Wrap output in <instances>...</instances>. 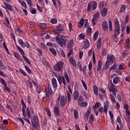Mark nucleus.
Here are the masks:
<instances>
[{
	"label": "nucleus",
	"instance_id": "nucleus-1",
	"mask_svg": "<svg viewBox=\"0 0 130 130\" xmlns=\"http://www.w3.org/2000/svg\"><path fill=\"white\" fill-rule=\"evenodd\" d=\"M21 104L22 105V114L23 116L24 117H27L28 118H31V114H34V109L33 108L30 107L29 108V107H26V105L25 104V102H24V100L22 99L21 100Z\"/></svg>",
	"mask_w": 130,
	"mask_h": 130
},
{
	"label": "nucleus",
	"instance_id": "nucleus-2",
	"mask_svg": "<svg viewBox=\"0 0 130 130\" xmlns=\"http://www.w3.org/2000/svg\"><path fill=\"white\" fill-rule=\"evenodd\" d=\"M114 23L115 27L114 30V34L119 35V34H120V25H119V21H118V19H116Z\"/></svg>",
	"mask_w": 130,
	"mask_h": 130
},
{
	"label": "nucleus",
	"instance_id": "nucleus-3",
	"mask_svg": "<svg viewBox=\"0 0 130 130\" xmlns=\"http://www.w3.org/2000/svg\"><path fill=\"white\" fill-rule=\"evenodd\" d=\"M34 121L31 120V124L36 129H38V127L40 126V124H39V119H38V116H34ZM35 122V123H34Z\"/></svg>",
	"mask_w": 130,
	"mask_h": 130
},
{
	"label": "nucleus",
	"instance_id": "nucleus-4",
	"mask_svg": "<svg viewBox=\"0 0 130 130\" xmlns=\"http://www.w3.org/2000/svg\"><path fill=\"white\" fill-rule=\"evenodd\" d=\"M56 41L61 47H63V45L67 44V42L62 36L60 37V38L58 36L56 37Z\"/></svg>",
	"mask_w": 130,
	"mask_h": 130
},
{
	"label": "nucleus",
	"instance_id": "nucleus-5",
	"mask_svg": "<svg viewBox=\"0 0 130 130\" xmlns=\"http://www.w3.org/2000/svg\"><path fill=\"white\" fill-rule=\"evenodd\" d=\"M63 66V63L60 61L56 63L55 65L53 66V69L56 72H61L62 73V67Z\"/></svg>",
	"mask_w": 130,
	"mask_h": 130
},
{
	"label": "nucleus",
	"instance_id": "nucleus-6",
	"mask_svg": "<svg viewBox=\"0 0 130 130\" xmlns=\"http://www.w3.org/2000/svg\"><path fill=\"white\" fill-rule=\"evenodd\" d=\"M45 95L47 99H49L50 96L52 95V89L50 86L48 85L47 87L45 88Z\"/></svg>",
	"mask_w": 130,
	"mask_h": 130
},
{
	"label": "nucleus",
	"instance_id": "nucleus-7",
	"mask_svg": "<svg viewBox=\"0 0 130 130\" xmlns=\"http://www.w3.org/2000/svg\"><path fill=\"white\" fill-rule=\"evenodd\" d=\"M63 28H64V25L62 24H59L57 26V30H54L53 32L55 34H58V33H60V32L63 31Z\"/></svg>",
	"mask_w": 130,
	"mask_h": 130
},
{
	"label": "nucleus",
	"instance_id": "nucleus-8",
	"mask_svg": "<svg viewBox=\"0 0 130 130\" xmlns=\"http://www.w3.org/2000/svg\"><path fill=\"white\" fill-rule=\"evenodd\" d=\"M110 84L111 86L109 87V91H110V92H112L114 96H116V92H117V90L115 89V87H114V84L111 82Z\"/></svg>",
	"mask_w": 130,
	"mask_h": 130
},
{
	"label": "nucleus",
	"instance_id": "nucleus-9",
	"mask_svg": "<svg viewBox=\"0 0 130 130\" xmlns=\"http://www.w3.org/2000/svg\"><path fill=\"white\" fill-rule=\"evenodd\" d=\"M107 61L109 62L110 63H113L114 61H115V58H114V55H108L107 57Z\"/></svg>",
	"mask_w": 130,
	"mask_h": 130
},
{
	"label": "nucleus",
	"instance_id": "nucleus-10",
	"mask_svg": "<svg viewBox=\"0 0 130 130\" xmlns=\"http://www.w3.org/2000/svg\"><path fill=\"white\" fill-rule=\"evenodd\" d=\"M51 83L54 89V91H56L57 89V81H56V79L53 78L51 80Z\"/></svg>",
	"mask_w": 130,
	"mask_h": 130
},
{
	"label": "nucleus",
	"instance_id": "nucleus-11",
	"mask_svg": "<svg viewBox=\"0 0 130 130\" xmlns=\"http://www.w3.org/2000/svg\"><path fill=\"white\" fill-rule=\"evenodd\" d=\"M53 113L55 117H57V116H59V109H58V107L54 106L53 109Z\"/></svg>",
	"mask_w": 130,
	"mask_h": 130
},
{
	"label": "nucleus",
	"instance_id": "nucleus-12",
	"mask_svg": "<svg viewBox=\"0 0 130 130\" xmlns=\"http://www.w3.org/2000/svg\"><path fill=\"white\" fill-rule=\"evenodd\" d=\"M102 27L104 31H107L108 30V23L106 20L102 22Z\"/></svg>",
	"mask_w": 130,
	"mask_h": 130
},
{
	"label": "nucleus",
	"instance_id": "nucleus-13",
	"mask_svg": "<svg viewBox=\"0 0 130 130\" xmlns=\"http://www.w3.org/2000/svg\"><path fill=\"white\" fill-rule=\"evenodd\" d=\"M60 104L61 106H64L66 104H67V102H68V100L67 98H64V96H62L61 97V99L60 100Z\"/></svg>",
	"mask_w": 130,
	"mask_h": 130
},
{
	"label": "nucleus",
	"instance_id": "nucleus-14",
	"mask_svg": "<svg viewBox=\"0 0 130 130\" xmlns=\"http://www.w3.org/2000/svg\"><path fill=\"white\" fill-rule=\"evenodd\" d=\"M101 46H102V38L100 37L96 42L97 49H100V48H101Z\"/></svg>",
	"mask_w": 130,
	"mask_h": 130
},
{
	"label": "nucleus",
	"instance_id": "nucleus-15",
	"mask_svg": "<svg viewBox=\"0 0 130 130\" xmlns=\"http://www.w3.org/2000/svg\"><path fill=\"white\" fill-rule=\"evenodd\" d=\"M100 11L102 17H106V16H107V11H108L107 8H105Z\"/></svg>",
	"mask_w": 130,
	"mask_h": 130
},
{
	"label": "nucleus",
	"instance_id": "nucleus-16",
	"mask_svg": "<svg viewBox=\"0 0 130 130\" xmlns=\"http://www.w3.org/2000/svg\"><path fill=\"white\" fill-rule=\"evenodd\" d=\"M53 73L55 75V77L57 78V81L59 85H61V84H62V77L60 76V74H59L57 76V74L56 73H54V72Z\"/></svg>",
	"mask_w": 130,
	"mask_h": 130
},
{
	"label": "nucleus",
	"instance_id": "nucleus-17",
	"mask_svg": "<svg viewBox=\"0 0 130 130\" xmlns=\"http://www.w3.org/2000/svg\"><path fill=\"white\" fill-rule=\"evenodd\" d=\"M80 96V93L79 92V90H75L73 92V97L74 100L76 101V100H78V98Z\"/></svg>",
	"mask_w": 130,
	"mask_h": 130
},
{
	"label": "nucleus",
	"instance_id": "nucleus-18",
	"mask_svg": "<svg viewBox=\"0 0 130 130\" xmlns=\"http://www.w3.org/2000/svg\"><path fill=\"white\" fill-rule=\"evenodd\" d=\"M83 48L84 49H87V48H88V47L90 46V43L89 42V40H85L84 41H83Z\"/></svg>",
	"mask_w": 130,
	"mask_h": 130
},
{
	"label": "nucleus",
	"instance_id": "nucleus-19",
	"mask_svg": "<svg viewBox=\"0 0 130 130\" xmlns=\"http://www.w3.org/2000/svg\"><path fill=\"white\" fill-rule=\"evenodd\" d=\"M109 107V105H108V102H106L104 104V112L107 114V110H108V108Z\"/></svg>",
	"mask_w": 130,
	"mask_h": 130
},
{
	"label": "nucleus",
	"instance_id": "nucleus-20",
	"mask_svg": "<svg viewBox=\"0 0 130 130\" xmlns=\"http://www.w3.org/2000/svg\"><path fill=\"white\" fill-rule=\"evenodd\" d=\"M98 72L99 71H101V69H102V61L101 60H98V66L96 67Z\"/></svg>",
	"mask_w": 130,
	"mask_h": 130
},
{
	"label": "nucleus",
	"instance_id": "nucleus-21",
	"mask_svg": "<svg viewBox=\"0 0 130 130\" xmlns=\"http://www.w3.org/2000/svg\"><path fill=\"white\" fill-rule=\"evenodd\" d=\"M69 61L72 63V65L74 66L75 68H77V63H76V61L74 59V58L72 57H70L69 59Z\"/></svg>",
	"mask_w": 130,
	"mask_h": 130
},
{
	"label": "nucleus",
	"instance_id": "nucleus-22",
	"mask_svg": "<svg viewBox=\"0 0 130 130\" xmlns=\"http://www.w3.org/2000/svg\"><path fill=\"white\" fill-rule=\"evenodd\" d=\"M74 46V39H72L71 40L69 41L67 45L68 48H72Z\"/></svg>",
	"mask_w": 130,
	"mask_h": 130
},
{
	"label": "nucleus",
	"instance_id": "nucleus-23",
	"mask_svg": "<svg viewBox=\"0 0 130 130\" xmlns=\"http://www.w3.org/2000/svg\"><path fill=\"white\" fill-rule=\"evenodd\" d=\"M84 26V19L81 18L79 22L78 23V27L79 28H82Z\"/></svg>",
	"mask_w": 130,
	"mask_h": 130
},
{
	"label": "nucleus",
	"instance_id": "nucleus-24",
	"mask_svg": "<svg viewBox=\"0 0 130 130\" xmlns=\"http://www.w3.org/2000/svg\"><path fill=\"white\" fill-rule=\"evenodd\" d=\"M74 116L76 119H78V118H79V112L77 109L74 110Z\"/></svg>",
	"mask_w": 130,
	"mask_h": 130
},
{
	"label": "nucleus",
	"instance_id": "nucleus-25",
	"mask_svg": "<svg viewBox=\"0 0 130 130\" xmlns=\"http://www.w3.org/2000/svg\"><path fill=\"white\" fill-rule=\"evenodd\" d=\"M119 80H120V78L118 75V76H116V77H115L114 78L113 82L114 84H115V85H116V84H118V82H119Z\"/></svg>",
	"mask_w": 130,
	"mask_h": 130
},
{
	"label": "nucleus",
	"instance_id": "nucleus-26",
	"mask_svg": "<svg viewBox=\"0 0 130 130\" xmlns=\"http://www.w3.org/2000/svg\"><path fill=\"white\" fill-rule=\"evenodd\" d=\"M93 18L95 21H98V19L100 18V14L99 12H96L94 14Z\"/></svg>",
	"mask_w": 130,
	"mask_h": 130
},
{
	"label": "nucleus",
	"instance_id": "nucleus-27",
	"mask_svg": "<svg viewBox=\"0 0 130 130\" xmlns=\"http://www.w3.org/2000/svg\"><path fill=\"white\" fill-rule=\"evenodd\" d=\"M39 26L41 29H42L43 30H45V29H46V27H47V25L45 23H40L39 24Z\"/></svg>",
	"mask_w": 130,
	"mask_h": 130
},
{
	"label": "nucleus",
	"instance_id": "nucleus-28",
	"mask_svg": "<svg viewBox=\"0 0 130 130\" xmlns=\"http://www.w3.org/2000/svg\"><path fill=\"white\" fill-rule=\"evenodd\" d=\"M98 35H99V31H96L93 35L94 42H95V41H96V40H97V39L98 38Z\"/></svg>",
	"mask_w": 130,
	"mask_h": 130
},
{
	"label": "nucleus",
	"instance_id": "nucleus-29",
	"mask_svg": "<svg viewBox=\"0 0 130 130\" xmlns=\"http://www.w3.org/2000/svg\"><path fill=\"white\" fill-rule=\"evenodd\" d=\"M80 107H86L88 106V103L86 102H81L80 103Z\"/></svg>",
	"mask_w": 130,
	"mask_h": 130
},
{
	"label": "nucleus",
	"instance_id": "nucleus-30",
	"mask_svg": "<svg viewBox=\"0 0 130 130\" xmlns=\"http://www.w3.org/2000/svg\"><path fill=\"white\" fill-rule=\"evenodd\" d=\"M93 92L96 96L98 95V87L96 85H93Z\"/></svg>",
	"mask_w": 130,
	"mask_h": 130
},
{
	"label": "nucleus",
	"instance_id": "nucleus-31",
	"mask_svg": "<svg viewBox=\"0 0 130 130\" xmlns=\"http://www.w3.org/2000/svg\"><path fill=\"white\" fill-rule=\"evenodd\" d=\"M125 10H126V7L125 5H122L121 8L120 9L119 12L120 13H123L125 12Z\"/></svg>",
	"mask_w": 130,
	"mask_h": 130
},
{
	"label": "nucleus",
	"instance_id": "nucleus-32",
	"mask_svg": "<svg viewBox=\"0 0 130 130\" xmlns=\"http://www.w3.org/2000/svg\"><path fill=\"white\" fill-rule=\"evenodd\" d=\"M86 34L88 36H90L92 34V28L88 27L86 30Z\"/></svg>",
	"mask_w": 130,
	"mask_h": 130
},
{
	"label": "nucleus",
	"instance_id": "nucleus-33",
	"mask_svg": "<svg viewBox=\"0 0 130 130\" xmlns=\"http://www.w3.org/2000/svg\"><path fill=\"white\" fill-rule=\"evenodd\" d=\"M93 121H94V116L93 115V114H91L89 117V123L93 124Z\"/></svg>",
	"mask_w": 130,
	"mask_h": 130
},
{
	"label": "nucleus",
	"instance_id": "nucleus-34",
	"mask_svg": "<svg viewBox=\"0 0 130 130\" xmlns=\"http://www.w3.org/2000/svg\"><path fill=\"white\" fill-rule=\"evenodd\" d=\"M92 10V2L88 3L87 5V12H90Z\"/></svg>",
	"mask_w": 130,
	"mask_h": 130
},
{
	"label": "nucleus",
	"instance_id": "nucleus-35",
	"mask_svg": "<svg viewBox=\"0 0 130 130\" xmlns=\"http://www.w3.org/2000/svg\"><path fill=\"white\" fill-rule=\"evenodd\" d=\"M117 36H118V35H116L115 34H114L113 36H112V38H113V40L114 42H117L118 40H117Z\"/></svg>",
	"mask_w": 130,
	"mask_h": 130
},
{
	"label": "nucleus",
	"instance_id": "nucleus-36",
	"mask_svg": "<svg viewBox=\"0 0 130 130\" xmlns=\"http://www.w3.org/2000/svg\"><path fill=\"white\" fill-rule=\"evenodd\" d=\"M104 8V3L103 2H101L99 5V10L101 11V10H103Z\"/></svg>",
	"mask_w": 130,
	"mask_h": 130
},
{
	"label": "nucleus",
	"instance_id": "nucleus-37",
	"mask_svg": "<svg viewBox=\"0 0 130 130\" xmlns=\"http://www.w3.org/2000/svg\"><path fill=\"white\" fill-rule=\"evenodd\" d=\"M49 50L50 52H51V53L53 54V55H54V56L56 55V50L55 49L50 48Z\"/></svg>",
	"mask_w": 130,
	"mask_h": 130
},
{
	"label": "nucleus",
	"instance_id": "nucleus-38",
	"mask_svg": "<svg viewBox=\"0 0 130 130\" xmlns=\"http://www.w3.org/2000/svg\"><path fill=\"white\" fill-rule=\"evenodd\" d=\"M5 6L8 10H9V11H13V7H12V6L8 4H5Z\"/></svg>",
	"mask_w": 130,
	"mask_h": 130
},
{
	"label": "nucleus",
	"instance_id": "nucleus-39",
	"mask_svg": "<svg viewBox=\"0 0 130 130\" xmlns=\"http://www.w3.org/2000/svg\"><path fill=\"white\" fill-rule=\"evenodd\" d=\"M82 73L84 76L87 75V66H85L82 70Z\"/></svg>",
	"mask_w": 130,
	"mask_h": 130
},
{
	"label": "nucleus",
	"instance_id": "nucleus-40",
	"mask_svg": "<svg viewBox=\"0 0 130 130\" xmlns=\"http://www.w3.org/2000/svg\"><path fill=\"white\" fill-rule=\"evenodd\" d=\"M97 9V2L93 1L92 2V10H95Z\"/></svg>",
	"mask_w": 130,
	"mask_h": 130
},
{
	"label": "nucleus",
	"instance_id": "nucleus-41",
	"mask_svg": "<svg viewBox=\"0 0 130 130\" xmlns=\"http://www.w3.org/2000/svg\"><path fill=\"white\" fill-rule=\"evenodd\" d=\"M22 57L24 58V60L26 61V62H27V63H28V64H31V62L30 61V60H29V58H28V57L23 56H22Z\"/></svg>",
	"mask_w": 130,
	"mask_h": 130
},
{
	"label": "nucleus",
	"instance_id": "nucleus-42",
	"mask_svg": "<svg viewBox=\"0 0 130 130\" xmlns=\"http://www.w3.org/2000/svg\"><path fill=\"white\" fill-rule=\"evenodd\" d=\"M20 5L22 6V7H23V8H25V9H28V7H27V4H26V2H25V1H22Z\"/></svg>",
	"mask_w": 130,
	"mask_h": 130
},
{
	"label": "nucleus",
	"instance_id": "nucleus-43",
	"mask_svg": "<svg viewBox=\"0 0 130 130\" xmlns=\"http://www.w3.org/2000/svg\"><path fill=\"white\" fill-rule=\"evenodd\" d=\"M37 92L38 93V94H40L41 93V91H42V89H41V86H37Z\"/></svg>",
	"mask_w": 130,
	"mask_h": 130
},
{
	"label": "nucleus",
	"instance_id": "nucleus-44",
	"mask_svg": "<svg viewBox=\"0 0 130 130\" xmlns=\"http://www.w3.org/2000/svg\"><path fill=\"white\" fill-rule=\"evenodd\" d=\"M117 121L118 122L119 124L121 125L120 127H121L122 122L121 121V119L120 118V117L119 116L117 117Z\"/></svg>",
	"mask_w": 130,
	"mask_h": 130
},
{
	"label": "nucleus",
	"instance_id": "nucleus-45",
	"mask_svg": "<svg viewBox=\"0 0 130 130\" xmlns=\"http://www.w3.org/2000/svg\"><path fill=\"white\" fill-rule=\"evenodd\" d=\"M24 68H25L26 72H27V73L28 74H31L32 73V71H31V69H30V68L28 66H25Z\"/></svg>",
	"mask_w": 130,
	"mask_h": 130
},
{
	"label": "nucleus",
	"instance_id": "nucleus-46",
	"mask_svg": "<svg viewBox=\"0 0 130 130\" xmlns=\"http://www.w3.org/2000/svg\"><path fill=\"white\" fill-rule=\"evenodd\" d=\"M110 96L111 101L113 102V103H116L114 96H113L112 94H110Z\"/></svg>",
	"mask_w": 130,
	"mask_h": 130
},
{
	"label": "nucleus",
	"instance_id": "nucleus-47",
	"mask_svg": "<svg viewBox=\"0 0 130 130\" xmlns=\"http://www.w3.org/2000/svg\"><path fill=\"white\" fill-rule=\"evenodd\" d=\"M117 68V65L114 63L112 67L110 68V71H113V70H115Z\"/></svg>",
	"mask_w": 130,
	"mask_h": 130
},
{
	"label": "nucleus",
	"instance_id": "nucleus-48",
	"mask_svg": "<svg viewBox=\"0 0 130 130\" xmlns=\"http://www.w3.org/2000/svg\"><path fill=\"white\" fill-rule=\"evenodd\" d=\"M0 82L1 83V84H2V85L4 86L7 84V82H6V81H5V80L2 78H0Z\"/></svg>",
	"mask_w": 130,
	"mask_h": 130
},
{
	"label": "nucleus",
	"instance_id": "nucleus-49",
	"mask_svg": "<svg viewBox=\"0 0 130 130\" xmlns=\"http://www.w3.org/2000/svg\"><path fill=\"white\" fill-rule=\"evenodd\" d=\"M100 103L99 102H96L93 107V109H97V108H99V105Z\"/></svg>",
	"mask_w": 130,
	"mask_h": 130
},
{
	"label": "nucleus",
	"instance_id": "nucleus-50",
	"mask_svg": "<svg viewBox=\"0 0 130 130\" xmlns=\"http://www.w3.org/2000/svg\"><path fill=\"white\" fill-rule=\"evenodd\" d=\"M78 105H80V103H81V101H83V96L82 95H80L78 99Z\"/></svg>",
	"mask_w": 130,
	"mask_h": 130
},
{
	"label": "nucleus",
	"instance_id": "nucleus-51",
	"mask_svg": "<svg viewBox=\"0 0 130 130\" xmlns=\"http://www.w3.org/2000/svg\"><path fill=\"white\" fill-rule=\"evenodd\" d=\"M27 101L28 104L30 105L31 104V102H32V100L31 99V96L28 95L27 97Z\"/></svg>",
	"mask_w": 130,
	"mask_h": 130
},
{
	"label": "nucleus",
	"instance_id": "nucleus-52",
	"mask_svg": "<svg viewBox=\"0 0 130 130\" xmlns=\"http://www.w3.org/2000/svg\"><path fill=\"white\" fill-rule=\"evenodd\" d=\"M110 66V63L107 61H106V63H105V69L107 70L108 69H109V67Z\"/></svg>",
	"mask_w": 130,
	"mask_h": 130
},
{
	"label": "nucleus",
	"instance_id": "nucleus-53",
	"mask_svg": "<svg viewBox=\"0 0 130 130\" xmlns=\"http://www.w3.org/2000/svg\"><path fill=\"white\" fill-rule=\"evenodd\" d=\"M82 93L83 96H85V98H86V99H88V97H89V95H88V93H87V92H86V91L85 90L82 91Z\"/></svg>",
	"mask_w": 130,
	"mask_h": 130
},
{
	"label": "nucleus",
	"instance_id": "nucleus-54",
	"mask_svg": "<svg viewBox=\"0 0 130 130\" xmlns=\"http://www.w3.org/2000/svg\"><path fill=\"white\" fill-rule=\"evenodd\" d=\"M19 72L20 73L22 74V75H23L24 77H27V74H26V73L25 72V71H24V70H23V69H19Z\"/></svg>",
	"mask_w": 130,
	"mask_h": 130
},
{
	"label": "nucleus",
	"instance_id": "nucleus-55",
	"mask_svg": "<svg viewBox=\"0 0 130 130\" xmlns=\"http://www.w3.org/2000/svg\"><path fill=\"white\" fill-rule=\"evenodd\" d=\"M45 111L47 113V115L49 116V117H50L51 116V113L50 112V110L49 109H46Z\"/></svg>",
	"mask_w": 130,
	"mask_h": 130
},
{
	"label": "nucleus",
	"instance_id": "nucleus-56",
	"mask_svg": "<svg viewBox=\"0 0 130 130\" xmlns=\"http://www.w3.org/2000/svg\"><path fill=\"white\" fill-rule=\"evenodd\" d=\"M109 27L110 31H112V23L111 22V20H109Z\"/></svg>",
	"mask_w": 130,
	"mask_h": 130
},
{
	"label": "nucleus",
	"instance_id": "nucleus-57",
	"mask_svg": "<svg viewBox=\"0 0 130 130\" xmlns=\"http://www.w3.org/2000/svg\"><path fill=\"white\" fill-rule=\"evenodd\" d=\"M72 54H73V49H71L68 52L67 55L68 57H70L72 55Z\"/></svg>",
	"mask_w": 130,
	"mask_h": 130
},
{
	"label": "nucleus",
	"instance_id": "nucleus-58",
	"mask_svg": "<svg viewBox=\"0 0 130 130\" xmlns=\"http://www.w3.org/2000/svg\"><path fill=\"white\" fill-rule=\"evenodd\" d=\"M60 54H61L62 57H64V58H66V54L64 53V51H63V50L62 49L61 50Z\"/></svg>",
	"mask_w": 130,
	"mask_h": 130
},
{
	"label": "nucleus",
	"instance_id": "nucleus-59",
	"mask_svg": "<svg viewBox=\"0 0 130 130\" xmlns=\"http://www.w3.org/2000/svg\"><path fill=\"white\" fill-rule=\"evenodd\" d=\"M69 32H71L73 30V24H72V23H70L69 24Z\"/></svg>",
	"mask_w": 130,
	"mask_h": 130
},
{
	"label": "nucleus",
	"instance_id": "nucleus-60",
	"mask_svg": "<svg viewBox=\"0 0 130 130\" xmlns=\"http://www.w3.org/2000/svg\"><path fill=\"white\" fill-rule=\"evenodd\" d=\"M67 97L68 99V102H71V99L72 98V95H71V94H70V92L67 93Z\"/></svg>",
	"mask_w": 130,
	"mask_h": 130
},
{
	"label": "nucleus",
	"instance_id": "nucleus-61",
	"mask_svg": "<svg viewBox=\"0 0 130 130\" xmlns=\"http://www.w3.org/2000/svg\"><path fill=\"white\" fill-rule=\"evenodd\" d=\"M82 83L84 88H85V90L87 91V85L86 84V83L85 82V81H84V80H82Z\"/></svg>",
	"mask_w": 130,
	"mask_h": 130
},
{
	"label": "nucleus",
	"instance_id": "nucleus-62",
	"mask_svg": "<svg viewBox=\"0 0 130 130\" xmlns=\"http://www.w3.org/2000/svg\"><path fill=\"white\" fill-rule=\"evenodd\" d=\"M118 70L119 71H122V70H124V66H123V65L122 64H120L119 65Z\"/></svg>",
	"mask_w": 130,
	"mask_h": 130
},
{
	"label": "nucleus",
	"instance_id": "nucleus-63",
	"mask_svg": "<svg viewBox=\"0 0 130 130\" xmlns=\"http://www.w3.org/2000/svg\"><path fill=\"white\" fill-rule=\"evenodd\" d=\"M84 27L85 28H88L89 25H88V19H85L84 21Z\"/></svg>",
	"mask_w": 130,
	"mask_h": 130
},
{
	"label": "nucleus",
	"instance_id": "nucleus-64",
	"mask_svg": "<svg viewBox=\"0 0 130 130\" xmlns=\"http://www.w3.org/2000/svg\"><path fill=\"white\" fill-rule=\"evenodd\" d=\"M106 51H107L106 49L103 48V50H102V55L103 56L106 55Z\"/></svg>",
	"mask_w": 130,
	"mask_h": 130
}]
</instances>
